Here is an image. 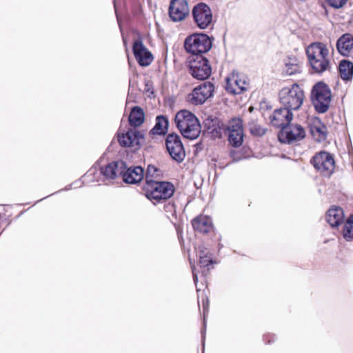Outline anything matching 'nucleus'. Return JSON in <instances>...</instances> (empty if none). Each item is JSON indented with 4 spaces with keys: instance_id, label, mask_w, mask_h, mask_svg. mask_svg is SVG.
<instances>
[{
    "instance_id": "nucleus-31",
    "label": "nucleus",
    "mask_w": 353,
    "mask_h": 353,
    "mask_svg": "<svg viewBox=\"0 0 353 353\" xmlns=\"http://www.w3.org/2000/svg\"><path fill=\"white\" fill-rule=\"evenodd\" d=\"M160 170L154 165H148L146 173H145V185H148L150 181H154L152 178L154 176H159Z\"/></svg>"
},
{
    "instance_id": "nucleus-29",
    "label": "nucleus",
    "mask_w": 353,
    "mask_h": 353,
    "mask_svg": "<svg viewBox=\"0 0 353 353\" xmlns=\"http://www.w3.org/2000/svg\"><path fill=\"white\" fill-rule=\"evenodd\" d=\"M343 236L347 241L353 240V214L350 215L344 223Z\"/></svg>"
},
{
    "instance_id": "nucleus-14",
    "label": "nucleus",
    "mask_w": 353,
    "mask_h": 353,
    "mask_svg": "<svg viewBox=\"0 0 353 353\" xmlns=\"http://www.w3.org/2000/svg\"><path fill=\"white\" fill-rule=\"evenodd\" d=\"M227 125L222 119L214 115L207 116L203 121L204 132L214 139L222 138Z\"/></svg>"
},
{
    "instance_id": "nucleus-2",
    "label": "nucleus",
    "mask_w": 353,
    "mask_h": 353,
    "mask_svg": "<svg viewBox=\"0 0 353 353\" xmlns=\"http://www.w3.org/2000/svg\"><path fill=\"white\" fill-rule=\"evenodd\" d=\"M174 122L183 138L195 140L199 137L201 125L199 119L192 112L187 110L179 111L175 115Z\"/></svg>"
},
{
    "instance_id": "nucleus-16",
    "label": "nucleus",
    "mask_w": 353,
    "mask_h": 353,
    "mask_svg": "<svg viewBox=\"0 0 353 353\" xmlns=\"http://www.w3.org/2000/svg\"><path fill=\"white\" fill-rule=\"evenodd\" d=\"M305 137L304 128L299 124H292L281 129L278 138L281 143H291Z\"/></svg>"
},
{
    "instance_id": "nucleus-37",
    "label": "nucleus",
    "mask_w": 353,
    "mask_h": 353,
    "mask_svg": "<svg viewBox=\"0 0 353 353\" xmlns=\"http://www.w3.org/2000/svg\"><path fill=\"white\" fill-rule=\"evenodd\" d=\"M191 268H192L193 280H194L195 285H196V283L198 282V272L196 271V267L194 265H192Z\"/></svg>"
},
{
    "instance_id": "nucleus-39",
    "label": "nucleus",
    "mask_w": 353,
    "mask_h": 353,
    "mask_svg": "<svg viewBox=\"0 0 353 353\" xmlns=\"http://www.w3.org/2000/svg\"><path fill=\"white\" fill-rule=\"evenodd\" d=\"M114 12H115V14H116V17L117 19L118 23L120 25L121 24V18L119 15L117 6L115 2H114Z\"/></svg>"
},
{
    "instance_id": "nucleus-11",
    "label": "nucleus",
    "mask_w": 353,
    "mask_h": 353,
    "mask_svg": "<svg viewBox=\"0 0 353 353\" xmlns=\"http://www.w3.org/2000/svg\"><path fill=\"white\" fill-rule=\"evenodd\" d=\"M193 21L196 26L206 29L212 21V13L209 6L203 2L196 3L192 10Z\"/></svg>"
},
{
    "instance_id": "nucleus-7",
    "label": "nucleus",
    "mask_w": 353,
    "mask_h": 353,
    "mask_svg": "<svg viewBox=\"0 0 353 353\" xmlns=\"http://www.w3.org/2000/svg\"><path fill=\"white\" fill-rule=\"evenodd\" d=\"M143 190L148 199L158 202L169 199L175 191L174 185L169 181H150L148 185H144Z\"/></svg>"
},
{
    "instance_id": "nucleus-15",
    "label": "nucleus",
    "mask_w": 353,
    "mask_h": 353,
    "mask_svg": "<svg viewBox=\"0 0 353 353\" xmlns=\"http://www.w3.org/2000/svg\"><path fill=\"white\" fill-rule=\"evenodd\" d=\"M214 92V83L205 81L193 89L189 94V101L194 105H201L213 96Z\"/></svg>"
},
{
    "instance_id": "nucleus-19",
    "label": "nucleus",
    "mask_w": 353,
    "mask_h": 353,
    "mask_svg": "<svg viewBox=\"0 0 353 353\" xmlns=\"http://www.w3.org/2000/svg\"><path fill=\"white\" fill-rule=\"evenodd\" d=\"M132 51L137 63L141 66H148L153 61L152 53L145 48L141 39L134 42Z\"/></svg>"
},
{
    "instance_id": "nucleus-24",
    "label": "nucleus",
    "mask_w": 353,
    "mask_h": 353,
    "mask_svg": "<svg viewBox=\"0 0 353 353\" xmlns=\"http://www.w3.org/2000/svg\"><path fill=\"white\" fill-rule=\"evenodd\" d=\"M192 225L194 230L205 234L209 232L212 226L211 219L205 216H199L192 221Z\"/></svg>"
},
{
    "instance_id": "nucleus-13",
    "label": "nucleus",
    "mask_w": 353,
    "mask_h": 353,
    "mask_svg": "<svg viewBox=\"0 0 353 353\" xmlns=\"http://www.w3.org/2000/svg\"><path fill=\"white\" fill-rule=\"evenodd\" d=\"M225 134H228V140L233 147L241 146L243 141V121L239 118H234L226 126Z\"/></svg>"
},
{
    "instance_id": "nucleus-18",
    "label": "nucleus",
    "mask_w": 353,
    "mask_h": 353,
    "mask_svg": "<svg viewBox=\"0 0 353 353\" xmlns=\"http://www.w3.org/2000/svg\"><path fill=\"white\" fill-rule=\"evenodd\" d=\"M293 119L292 111L285 107L276 109L270 117L271 123L276 128L282 129L289 125Z\"/></svg>"
},
{
    "instance_id": "nucleus-30",
    "label": "nucleus",
    "mask_w": 353,
    "mask_h": 353,
    "mask_svg": "<svg viewBox=\"0 0 353 353\" xmlns=\"http://www.w3.org/2000/svg\"><path fill=\"white\" fill-rule=\"evenodd\" d=\"M326 127L321 123H319L318 125H313L310 127V132L313 137L318 135L316 141L320 142L325 141L327 138V134L325 132Z\"/></svg>"
},
{
    "instance_id": "nucleus-32",
    "label": "nucleus",
    "mask_w": 353,
    "mask_h": 353,
    "mask_svg": "<svg viewBox=\"0 0 353 353\" xmlns=\"http://www.w3.org/2000/svg\"><path fill=\"white\" fill-rule=\"evenodd\" d=\"M251 134L256 137H261L265 134L266 130L262 128L260 125L252 123L249 128Z\"/></svg>"
},
{
    "instance_id": "nucleus-21",
    "label": "nucleus",
    "mask_w": 353,
    "mask_h": 353,
    "mask_svg": "<svg viewBox=\"0 0 353 353\" xmlns=\"http://www.w3.org/2000/svg\"><path fill=\"white\" fill-rule=\"evenodd\" d=\"M343 210L339 206H332L326 213V221L332 228L339 227L344 223Z\"/></svg>"
},
{
    "instance_id": "nucleus-26",
    "label": "nucleus",
    "mask_w": 353,
    "mask_h": 353,
    "mask_svg": "<svg viewBox=\"0 0 353 353\" xmlns=\"http://www.w3.org/2000/svg\"><path fill=\"white\" fill-rule=\"evenodd\" d=\"M145 121V113L140 106H134L132 108L128 121L131 127L138 128L141 126Z\"/></svg>"
},
{
    "instance_id": "nucleus-22",
    "label": "nucleus",
    "mask_w": 353,
    "mask_h": 353,
    "mask_svg": "<svg viewBox=\"0 0 353 353\" xmlns=\"http://www.w3.org/2000/svg\"><path fill=\"white\" fill-rule=\"evenodd\" d=\"M227 84L225 86L226 90L234 94H241L243 91L246 90L245 85L246 81L241 79L239 75L232 74L230 78H227Z\"/></svg>"
},
{
    "instance_id": "nucleus-12",
    "label": "nucleus",
    "mask_w": 353,
    "mask_h": 353,
    "mask_svg": "<svg viewBox=\"0 0 353 353\" xmlns=\"http://www.w3.org/2000/svg\"><path fill=\"white\" fill-rule=\"evenodd\" d=\"M313 166L323 176H329L334 169V160L332 155L325 151H321L314 155L310 161Z\"/></svg>"
},
{
    "instance_id": "nucleus-9",
    "label": "nucleus",
    "mask_w": 353,
    "mask_h": 353,
    "mask_svg": "<svg viewBox=\"0 0 353 353\" xmlns=\"http://www.w3.org/2000/svg\"><path fill=\"white\" fill-rule=\"evenodd\" d=\"M117 141L123 148H135L139 149L144 143L145 134L134 128L126 131L119 130L117 133Z\"/></svg>"
},
{
    "instance_id": "nucleus-20",
    "label": "nucleus",
    "mask_w": 353,
    "mask_h": 353,
    "mask_svg": "<svg viewBox=\"0 0 353 353\" xmlns=\"http://www.w3.org/2000/svg\"><path fill=\"white\" fill-rule=\"evenodd\" d=\"M336 49L343 57L353 58V35L345 33L341 35L336 41Z\"/></svg>"
},
{
    "instance_id": "nucleus-35",
    "label": "nucleus",
    "mask_w": 353,
    "mask_h": 353,
    "mask_svg": "<svg viewBox=\"0 0 353 353\" xmlns=\"http://www.w3.org/2000/svg\"><path fill=\"white\" fill-rule=\"evenodd\" d=\"M328 4L336 9H339L346 4L347 0H327Z\"/></svg>"
},
{
    "instance_id": "nucleus-8",
    "label": "nucleus",
    "mask_w": 353,
    "mask_h": 353,
    "mask_svg": "<svg viewBox=\"0 0 353 353\" xmlns=\"http://www.w3.org/2000/svg\"><path fill=\"white\" fill-rule=\"evenodd\" d=\"M188 70L193 78L201 81L208 79L212 73L209 61L203 55L190 57Z\"/></svg>"
},
{
    "instance_id": "nucleus-36",
    "label": "nucleus",
    "mask_w": 353,
    "mask_h": 353,
    "mask_svg": "<svg viewBox=\"0 0 353 353\" xmlns=\"http://www.w3.org/2000/svg\"><path fill=\"white\" fill-rule=\"evenodd\" d=\"M199 256H210L211 254L203 246H199L198 248Z\"/></svg>"
},
{
    "instance_id": "nucleus-23",
    "label": "nucleus",
    "mask_w": 353,
    "mask_h": 353,
    "mask_svg": "<svg viewBox=\"0 0 353 353\" xmlns=\"http://www.w3.org/2000/svg\"><path fill=\"white\" fill-rule=\"evenodd\" d=\"M169 127V120L166 116L158 115L156 117L155 124L150 130V134L153 135L163 136L168 132Z\"/></svg>"
},
{
    "instance_id": "nucleus-17",
    "label": "nucleus",
    "mask_w": 353,
    "mask_h": 353,
    "mask_svg": "<svg viewBox=\"0 0 353 353\" xmlns=\"http://www.w3.org/2000/svg\"><path fill=\"white\" fill-rule=\"evenodd\" d=\"M170 19L173 22L184 20L190 13L188 3L186 0H171L168 8Z\"/></svg>"
},
{
    "instance_id": "nucleus-33",
    "label": "nucleus",
    "mask_w": 353,
    "mask_h": 353,
    "mask_svg": "<svg viewBox=\"0 0 353 353\" xmlns=\"http://www.w3.org/2000/svg\"><path fill=\"white\" fill-rule=\"evenodd\" d=\"M213 262L212 254H210V256H199V264L201 268H207L212 265Z\"/></svg>"
},
{
    "instance_id": "nucleus-3",
    "label": "nucleus",
    "mask_w": 353,
    "mask_h": 353,
    "mask_svg": "<svg viewBox=\"0 0 353 353\" xmlns=\"http://www.w3.org/2000/svg\"><path fill=\"white\" fill-rule=\"evenodd\" d=\"M118 176L127 184H138L143 179L144 169L140 165L128 167L125 162L112 161V180Z\"/></svg>"
},
{
    "instance_id": "nucleus-1",
    "label": "nucleus",
    "mask_w": 353,
    "mask_h": 353,
    "mask_svg": "<svg viewBox=\"0 0 353 353\" xmlns=\"http://www.w3.org/2000/svg\"><path fill=\"white\" fill-rule=\"evenodd\" d=\"M329 51L325 44L321 42H314L306 48V55L311 73L321 74L332 68L328 59Z\"/></svg>"
},
{
    "instance_id": "nucleus-5",
    "label": "nucleus",
    "mask_w": 353,
    "mask_h": 353,
    "mask_svg": "<svg viewBox=\"0 0 353 353\" xmlns=\"http://www.w3.org/2000/svg\"><path fill=\"white\" fill-rule=\"evenodd\" d=\"M279 100L282 106L293 110H298L304 101L303 90L296 83L290 87L283 88L279 93Z\"/></svg>"
},
{
    "instance_id": "nucleus-6",
    "label": "nucleus",
    "mask_w": 353,
    "mask_h": 353,
    "mask_svg": "<svg viewBox=\"0 0 353 353\" xmlns=\"http://www.w3.org/2000/svg\"><path fill=\"white\" fill-rule=\"evenodd\" d=\"M212 40L205 33H193L185 38L184 48L192 56L203 55L212 48Z\"/></svg>"
},
{
    "instance_id": "nucleus-27",
    "label": "nucleus",
    "mask_w": 353,
    "mask_h": 353,
    "mask_svg": "<svg viewBox=\"0 0 353 353\" xmlns=\"http://www.w3.org/2000/svg\"><path fill=\"white\" fill-rule=\"evenodd\" d=\"M339 72L342 80L350 81L353 78V63L343 59L339 62Z\"/></svg>"
},
{
    "instance_id": "nucleus-34",
    "label": "nucleus",
    "mask_w": 353,
    "mask_h": 353,
    "mask_svg": "<svg viewBox=\"0 0 353 353\" xmlns=\"http://www.w3.org/2000/svg\"><path fill=\"white\" fill-rule=\"evenodd\" d=\"M203 329L201 330V337H202V341L203 345H204L205 343V328H206V322H205V315L208 312V301L206 303H203Z\"/></svg>"
},
{
    "instance_id": "nucleus-4",
    "label": "nucleus",
    "mask_w": 353,
    "mask_h": 353,
    "mask_svg": "<svg viewBox=\"0 0 353 353\" xmlns=\"http://www.w3.org/2000/svg\"><path fill=\"white\" fill-rule=\"evenodd\" d=\"M310 99L318 113H325L329 110L332 101V92L328 85L324 81L316 83L312 86Z\"/></svg>"
},
{
    "instance_id": "nucleus-40",
    "label": "nucleus",
    "mask_w": 353,
    "mask_h": 353,
    "mask_svg": "<svg viewBox=\"0 0 353 353\" xmlns=\"http://www.w3.org/2000/svg\"><path fill=\"white\" fill-rule=\"evenodd\" d=\"M202 145V143H198L196 144V147L199 149L200 148L201 149V147Z\"/></svg>"
},
{
    "instance_id": "nucleus-10",
    "label": "nucleus",
    "mask_w": 353,
    "mask_h": 353,
    "mask_svg": "<svg viewBox=\"0 0 353 353\" xmlns=\"http://www.w3.org/2000/svg\"><path fill=\"white\" fill-rule=\"evenodd\" d=\"M167 151L171 158L180 163L185 157V151L180 136L176 133H170L165 141Z\"/></svg>"
},
{
    "instance_id": "nucleus-28",
    "label": "nucleus",
    "mask_w": 353,
    "mask_h": 353,
    "mask_svg": "<svg viewBox=\"0 0 353 353\" xmlns=\"http://www.w3.org/2000/svg\"><path fill=\"white\" fill-rule=\"evenodd\" d=\"M285 72L288 75H293L300 73L301 71V68L296 57H288V60L285 62Z\"/></svg>"
},
{
    "instance_id": "nucleus-25",
    "label": "nucleus",
    "mask_w": 353,
    "mask_h": 353,
    "mask_svg": "<svg viewBox=\"0 0 353 353\" xmlns=\"http://www.w3.org/2000/svg\"><path fill=\"white\" fill-rule=\"evenodd\" d=\"M97 166L100 170V174L103 176V181L108 184L110 179V161L108 152H105L97 162Z\"/></svg>"
},
{
    "instance_id": "nucleus-38",
    "label": "nucleus",
    "mask_w": 353,
    "mask_h": 353,
    "mask_svg": "<svg viewBox=\"0 0 353 353\" xmlns=\"http://www.w3.org/2000/svg\"><path fill=\"white\" fill-rule=\"evenodd\" d=\"M274 339V334H267L264 336V341L266 343H270L272 342V339L273 340Z\"/></svg>"
}]
</instances>
